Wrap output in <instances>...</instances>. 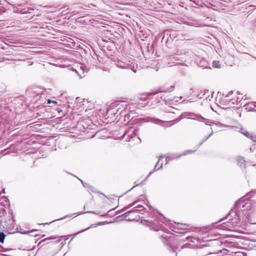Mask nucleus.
Here are the masks:
<instances>
[{
    "mask_svg": "<svg viewBox=\"0 0 256 256\" xmlns=\"http://www.w3.org/2000/svg\"><path fill=\"white\" fill-rule=\"evenodd\" d=\"M118 67L121 68H126L127 66L124 64H122L121 62H120L118 64Z\"/></svg>",
    "mask_w": 256,
    "mask_h": 256,
    "instance_id": "nucleus-22",
    "label": "nucleus"
},
{
    "mask_svg": "<svg viewBox=\"0 0 256 256\" xmlns=\"http://www.w3.org/2000/svg\"><path fill=\"white\" fill-rule=\"evenodd\" d=\"M120 218H116V220H119V219H120Z\"/></svg>",
    "mask_w": 256,
    "mask_h": 256,
    "instance_id": "nucleus-44",
    "label": "nucleus"
},
{
    "mask_svg": "<svg viewBox=\"0 0 256 256\" xmlns=\"http://www.w3.org/2000/svg\"><path fill=\"white\" fill-rule=\"evenodd\" d=\"M102 224V222H100V224H98V225L101 224Z\"/></svg>",
    "mask_w": 256,
    "mask_h": 256,
    "instance_id": "nucleus-48",
    "label": "nucleus"
},
{
    "mask_svg": "<svg viewBox=\"0 0 256 256\" xmlns=\"http://www.w3.org/2000/svg\"><path fill=\"white\" fill-rule=\"evenodd\" d=\"M194 119L200 122H202V120H205V118L202 116H197L196 118H194Z\"/></svg>",
    "mask_w": 256,
    "mask_h": 256,
    "instance_id": "nucleus-19",
    "label": "nucleus"
},
{
    "mask_svg": "<svg viewBox=\"0 0 256 256\" xmlns=\"http://www.w3.org/2000/svg\"><path fill=\"white\" fill-rule=\"evenodd\" d=\"M129 212H130V213H132V212H136V208H132V210H130Z\"/></svg>",
    "mask_w": 256,
    "mask_h": 256,
    "instance_id": "nucleus-25",
    "label": "nucleus"
},
{
    "mask_svg": "<svg viewBox=\"0 0 256 256\" xmlns=\"http://www.w3.org/2000/svg\"><path fill=\"white\" fill-rule=\"evenodd\" d=\"M126 208L125 207H124V208H122V210H118L116 212L117 214H119V213H121V212H122L124 211H126Z\"/></svg>",
    "mask_w": 256,
    "mask_h": 256,
    "instance_id": "nucleus-23",
    "label": "nucleus"
},
{
    "mask_svg": "<svg viewBox=\"0 0 256 256\" xmlns=\"http://www.w3.org/2000/svg\"><path fill=\"white\" fill-rule=\"evenodd\" d=\"M251 207L252 204L250 201L240 198L236 202L233 210L240 214H244L245 211H248Z\"/></svg>",
    "mask_w": 256,
    "mask_h": 256,
    "instance_id": "nucleus-1",
    "label": "nucleus"
},
{
    "mask_svg": "<svg viewBox=\"0 0 256 256\" xmlns=\"http://www.w3.org/2000/svg\"><path fill=\"white\" fill-rule=\"evenodd\" d=\"M130 214V212L129 211H128V212H126V213H124V214L117 216L116 218H126V217L128 216Z\"/></svg>",
    "mask_w": 256,
    "mask_h": 256,
    "instance_id": "nucleus-16",
    "label": "nucleus"
},
{
    "mask_svg": "<svg viewBox=\"0 0 256 256\" xmlns=\"http://www.w3.org/2000/svg\"><path fill=\"white\" fill-rule=\"evenodd\" d=\"M168 90H162L161 89H159L157 90H156L155 92H153V93H152V94H156L158 93H159V92H168Z\"/></svg>",
    "mask_w": 256,
    "mask_h": 256,
    "instance_id": "nucleus-17",
    "label": "nucleus"
},
{
    "mask_svg": "<svg viewBox=\"0 0 256 256\" xmlns=\"http://www.w3.org/2000/svg\"><path fill=\"white\" fill-rule=\"evenodd\" d=\"M124 110V108L121 109V108L120 107L116 110V112H115V110H114L113 114L115 116L116 114H117L118 112L119 114H120L122 116H123V110Z\"/></svg>",
    "mask_w": 256,
    "mask_h": 256,
    "instance_id": "nucleus-7",
    "label": "nucleus"
},
{
    "mask_svg": "<svg viewBox=\"0 0 256 256\" xmlns=\"http://www.w3.org/2000/svg\"><path fill=\"white\" fill-rule=\"evenodd\" d=\"M29 10L28 8V10H26V8L22 12V14H26L28 12V10Z\"/></svg>",
    "mask_w": 256,
    "mask_h": 256,
    "instance_id": "nucleus-28",
    "label": "nucleus"
},
{
    "mask_svg": "<svg viewBox=\"0 0 256 256\" xmlns=\"http://www.w3.org/2000/svg\"><path fill=\"white\" fill-rule=\"evenodd\" d=\"M164 158V156H160V158H159V160H158V162L156 164V166H155V167H154V170H158L160 169V168H162V164H160V166L158 168H156L157 166H158V162H160V161L162 158Z\"/></svg>",
    "mask_w": 256,
    "mask_h": 256,
    "instance_id": "nucleus-9",
    "label": "nucleus"
},
{
    "mask_svg": "<svg viewBox=\"0 0 256 256\" xmlns=\"http://www.w3.org/2000/svg\"><path fill=\"white\" fill-rule=\"evenodd\" d=\"M244 134L248 138H250V136H252L251 134L248 133V132H246L244 133Z\"/></svg>",
    "mask_w": 256,
    "mask_h": 256,
    "instance_id": "nucleus-24",
    "label": "nucleus"
},
{
    "mask_svg": "<svg viewBox=\"0 0 256 256\" xmlns=\"http://www.w3.org/2000/svg\"><path fill=\"white\" fill-rule=\"evenodd\" d=\"M106 31L107 32H110V31L109 30H104V32Z\"/></svg>",
    "mask_w": 256,
    "mask_h": 256,
    "instance_id": "nucleus-41",
    "label": "nucleus"
},
{
    "mask_svg": "<svg viewBox=\"0 0 256 256\" xmlns=\"http://www.w3.org/2000/svg\"><path fill=\"white\" fill-rule=\"evenodd\" d=\"M195 114L193 112H185L182 114V117H184V118H185L188 116H193Z\"/></svg>",
    "mask_w": 256,
    "mask_h": 256,
    "instance_id": "nucleus-8",
    "label": "nucleus"
},
{
    "mask_svg": "<svg viewBox=\"0 0 256 256\" xmlns=\"http://www.w3.org/2000/svg\"><path fill=\"white\" fill-rule=\"evenodd\" d=\"M52 102V100H47V104H50Z\"/></svg>",
    "mask_w": 256,
    "mask_h": 256,
    "instance_id": "nucleus-34",
    "label": "nucleus"
},
{
    "mask_svg": "<svg viewBox=\"0 0 256 256\" xmlns=\"http://www.w3.org/2000/svg\"><path fill=\"white\" fill-rule=\"evenodd\" d=\"M140 100H143V101H146L147 100L148 98L146 97H144V98H140Z\"/></svg>",
    "mask_w": 256,
    "mask_h": 256,
    "instance_id": "nucleus-29",
    "label": "nucleus"
},
{
    "mask_svg": "<svg viewBox=\"0 0 256 256\" xmlns=\"http://www.w3.org/2000/svg\"><path fill=\"white\" fill-rule=\"evenodd\" d=\"M244 107L247 111H254V108H256V102H250L246 104Z\"/></svg>",
    "mask_w": 256,
    "mask_h": 256,
    "instance_id": "nucleus-3",
    "label": "nucleus"
},
{
    "mask_svg": "<svg viewBox=\"0 0 256 256\" xmlns=\"http://www.w3.org/2000/svg\"><path fill=\"white\" fill-rule=\"evenodd\" d=\"M56 238H57L56 236H50V237L47 238V239H48V240H52V239Z\"/></svg>",
    "mask_w": 256,
    "mask_h": 256,
    "instance_id": "nucleus-30",
    "label": "nucleus"
},
{
    "mask_svg": "<svg viewBox=\"0 0 256 256\" xmlns=\"http://www.w3.org/2000/svg\"><path fill=\"white\" fill-rule=\"evenodd\" d=\"M213 134V132L212 131V132L208 136H207L206 138H204L202 142L200 144V146L204 142H206L210 136H212V134Z\"/></svg>",
    "mask_w": 256,
    "mask_h": 256,
    "instance_id": "nucleus-18",
    "label": "nucleus"
},
{
    "mask_svg": "<svg viewBox=\"0 0 256 256\" xmlns=\"http://www.w3.org/2000/svg\"><path fill=\"white\" fill-rule=\"evenodd\" d=\"M6 238V235L3 232H0V242L3 243Z\"/></svg>",
    "mask_w": 256,
    "mask_h": 256,
    "instance_id": "nucleus-11",
    "label": "nucleus"
},
{
    "mask_svg": "<svg viewBox=\"0 0 256 256\" xmlns=\"http://www.w3.org/2000/svg\"><path fill=\"white\" fill-rule=\"evenodd\" d=\"M52 103L57 104V102L56 101H54V100H52Z\"/></svg>",
    "mask_w": 256,
    "mask_h": 256,
    "instance_id": "nucleus-37",
    "label": "nucleus"
},
{
    "mask_svg": "<svg viewBox=\"0 0 256 256\" xmlns=\"http://www.w3.org/2000/svg\"><path fill=\"white\" fill-rule=\"evenodd\" d=\"M128 220V221H132V220H130V219H128V220Z\"/></svg>",
    "mask_w": 256,
    "mask_h": 256,
    "instance_id": "nucleus-46",
    "label": "nucleus"
},
{
    "mask_svg": "<svg viewBox=\"0 0 256 256\" xmlns=\"http://www.w3.org/2000/svg\"><path fill=\"white\" fill-rule=\"evenodd\" d=\"M232 94V91L230 92L226 96H228L230 95H231Z\"/></svg>",
    "mask_w": 256,
    "mask_h": 256,
    "instance_id": "nucleus-33",
    "label": "nucleus"
},
{
    "mask_svg": "<svg viewBox=\"0 0 256 256\" xmlns=\"http://www.w3.org/2000/svg\"><path fill=\"white\" fill-rule=\"evenodd\" d=\"M135 208H136L137 212H142L145 210V208L142 205H138L135 206Z\"/></svg>",
    "mask_w": 256,
    "mask_h": 256,
    "instance_id": "nucleus-12",
    "label": "nucleus"
},
{
    "mask_svg": "<svg viewBox=\"0 0 256 256\" xmlns=\"http://www.w3.org/2000/svg\"><path fill=\"white\" fill-rule=\"evenodd\" d=\"M250 139H252L254 142H256V136H250Z\"/></svg>",
    "mask_w": 256,
    "mask_h": 256,
    "instance_id": "nucleus-27",
    "label": "nucleus"
},
{
    "mask_svg": "<svg viewBox=\"0 0 256 256\" xmlns=\"http://www.w3.org/2000/svg\"><path fill=\"white\" fill-rule=\"evenodd\" d=\"M93 227H96V226H95V225H94V224H92V225L91 226H90V227H88V228H86V229H84V230H80V232H76V233L74 234H73V236H76V235H78V234H80V233H82V232H84V231H86V230H88V229H89V228H93Z\"/></svg>",
    "mask_w": 256,
    "mask_h": 256,
    "instance_id": "nucleus-10",
    "label": "nucleus"
},
{
    "mask_svg": "<svg viewBox=\"0 0 256 256\" xmlns=\"http://www.w3.org/2000/svg\"><path fill=\"white\" fill-rule=\"evenodd\" d=\"M136 202L135 201V202H134L132 203L128 204L127 206H126V210H128V208H132V206H134L136 204Z\"/></svg>",
    "mask_w": 256,
    "mask_h": 256,
    "instance_id": "nucleus-20",
    "label": "nucleus"
},
{
    "mask_svg": "<svg viewBox=\"0 0 256 256\" xmlns=\"http://www.w3.org/2000/svg\"><path fill=\"white\" fill-rule=\"evenodd\" d=\"M90 212L93 213V214H98V213L96 212H94V211H92V212Z\"/></svg>",
    "mask_w": 256,
    "mask_h": 256,
    "instance_id": "nucleus-36",
    "label": "nucleus"
},
{
    "mask_svg": "<svg viewBox=\"0 0 256 256\" xmlns=\"http://www.w3.org/2000/svg\"><path fill=\"white\" fill-rule=\"evenodd\" d=\"M183 118H184V117H182V114L176 120V121L178 122L179 120H181Z\"/></svg>",
    "mask_w": 256,
    "mask_h": 256,
    "instance_id": "nucleus-26",
    "label": "nucleus"
},
{
    "mask_svg": "<svg viewBox=\"0 0 256 256\" xmlns=\"http://www.w3.org/2000/svg\"><path fill=\"white\" fill-rule=\"evenodd\" d=\"M135 132H136V130H134L132 132V133H133L134 134Z\"/></svg>",
    "mask_w": 256,
    "mask_h": 256,
    "instance_id": "nucleus-42",
    "label": "nucleus"
},
{
    "mask_svg": "<svg viewBox=\"0 0 256 256\" xmlns=\"http://www.w3.org/2000/svg\"><path fill=\"white\" fill-rule=\"evenodd\" d=\"M148 122H151L155 124L162 126V123H163L164 122L162 120L158 119V118H156L152 117H148L146 118Z\"/></svg>",
    "mask_w": 256,
    "mask_h": 256,
    "instance_id": "nucleus-4",
    "label": "nucleus"
},
{
    "mask_svg": "<svg viewBox=\"0 0 256 256\" xmlns=\"http://www.w3.org/2000/svg\"><path fill=\"white\" fill-rule=\"evenodd\" d=\"M208 122H204L206 123V125H210V124H208Z\"/></svg>",
    "mask_w": 256,
    "mask_h": 256,
    "instance_id": "nucleus-38",
    "label": "nucleus"
},
{
    "mask_svg": "<svg viewBox=\"0 0 256 256\" xmlns=\"http://www.w3.org/2000/svg\"><path fill=\"white\" fill-rule=\"evenodd\" d=\"M152 172H150L148 176L146 178V179H147L151 174H152Z\"/></svg>",
    "mask_w": 256,
    "mask_h": 256,
    "instance_id": "nucleus-35",
    "label": "nucleus"
},
{
    "mask_svg": "<svg viewBox=\"0 0 256 256\" xmlns=\"http://www.w3.org/2000/svg\"><path fill=\"white\" fill-rule=\"evenodd\" d=\"M178 228L182 230H186L188 228V226L186 224H178Z\"/></svg>",
    "mask_w": 256,
    "mask_h": 256,
    "instance_id": "nucleus-13",
    "label": "nucleus"
},
{
    "mask_svg": "<svg viewBox=\"0 0 256 256\" xmlns=\"http://www.w3.org/2000/svg\"><path fill=\"white\" fill-rule=\"evenodd\" d=\"M80 180V182H82V184H83V186H84V187H85V188H91V187H92V186H90L88 184H86V183H84L82 180Z\"/></svg>",
    "mask_w": 256,
    "mask_h": 256,
    "instance_id": "nucleus-21",
    "label": "nucleus"
},
{
    "mask_svg": "<svg viewBox=\"0 0 256 256\" xmlns=\"http://www.w3.org/2000/svg\"><path fill=\"white\" fill-rule=\"evenodd\" d=\"M168 32V30H166L163 31V32Z\"/></svg>",
    "mask_w": 256,
    "mask_h": 256,
    "instance_id": "nucleus-39",
    "label": "nucleus"
},
{
    "mask_svg": "<svg viewBox=\"0 0 256 256\" xmlns=\"http://www.w3.org/2000/svg\"><path fill=\"white\" fill-rule=\"evenodd\" d=\"M175 34L176 33H170V37L173 36L174 38H175Z\"/></svg>",
    "mask_w": 256,
    "mask_h": 256,
    "instance_id": "nucleus-31",
    "label": "nucleus"
},
{
    "mask_svg": "<svg viewBox=\"0 0 256 256\" xmlns=\"http://www.w3.org/2000/svg\"><path fill=\"white\" fill-rule=\"evenodd\" d=\"M222 220H223L222 219H221V220H220L218 221V222H220L222 221Z\"/></svg>",
    "mask_w": 256,
    "mask_h": 256,
    "instance_id": "nucleus-45",
    "label": "nucleus"
},
{
    "mask_svg": "<svg viewBox=\"0 0 256 256\" xmlns=\"http://www.w3.org/2000/svg\"><path fill=\"white\" fill-rule=\"evenodd\" d=\"M212 66L216 68H220V62L218 61H214Z\"/></svg>",
    "mask_w": 256,
    "mask_h": 256,
    "instance_id": "nucleus-14",
    "label": "nucleus"
},
{
    "mask_svg": "<svg viewBox=\"0 0 256 256\" xmlns=\"http://www.w3.org/2000/svg\"><path fill=\"white\" fill-rule=\"evenodd\" d=\"M196 152V150H186L182 154H179L176 158H180L182 156H186L188 154H191Z\"/></svg>",
    "mask_w": 256,
    "mask_h": 256,
    "instance_id": "nucleus-5",
    "label": "nucleus"
},
{
    "mask_svg": "<svg viewBox=\"0 0 256 256\" xmlns=\"http://www.w3.org/2000/svg\"><path fill=\"white\" fill-rule=\"evenodd\" d=\"M250 223L251 224H256V222H250Z\"/></svg>",
    "mask_w": 256,
    "mask_h": 256,
    "instance_id": "nucleus-40",
    "label": "nucleus"
},
{
    "mask_svg": "<svg viewBox=\"0 0 256 256\" xmlns=\"http://www.w3.org/2000/svg\"><path fill=\"white\" fill-rule=\"evenodd\" d=\"M144 35H145V34H143L144 37L146 38V36H144Z\"/></svg>",
    "mask_w": 256,
    "mask_h": 256,
    "instance_id": "nucleus-43",
    "label": "nucleus"
},
{
    "mask_svg": "<svg viewBox=\"0 0 256 256\" xmlns=\"http://www.w3.org/2000/svg\"><path fill=\"white\" fill-rule=\"evenodd\" d=\"M70 216H71V215H68V216H64V218H58V220H53L52 222H46V224H50V223H52V222H55V221H56V220H62L64 219V218H70Z\"/></svg>",
    "mask_w": 256,
    "mask_h": 256,
    "instance_id": "nucleus-15",
    "label": "nucleus"
},
{
    "mask_svg": "<svg viewBox=\"0 0 256 256\" xmlns=\"http://www.w3.org/2000/svg\"><path fill=\"white\" fill-rule=\"evenodd\" d=\"M74 12V14H76V12H74V11H73V12Z\"/></svg>",
    "mask_w": 256,
    "mask_h": 256,
    "instance_id": "nucleus-47",
    "label": "nucleus"
},
{
    "mask_svg": "<svg viewBox=\"0 0 256 256\" xmlns=\"http://www.w3.org/2000/svg\"><path fill=\"white\" fill-rule=\"evenodd\" d=\"M124 116H125V118H127L128 119H129L130 118V114H127L126 116L125 114L124 115Z\"/></svg>",
    "mask_w": 256,
    "mask_h": 256,
    "instance_id": "nucleus-32",
    "label": "nucleus"
},
{
    "mask_svg": "<svg viewBox=\"0 0 256 256\" xmlns=\"http://www.w3.org/2000/svg\"><path fill=\"white\" fill-rule=\"evenodd\" d=\"M178 156H176V154H168L166 155L165 156V158L167 159H169L170 160H174V159H175V158H177L176 157L178 156Z\"/></svg>",
    "mask_w": 256,
    "mask_h": 256,
    "instance_id": "nucleus-6",
    "label": "nucleus"
},
{
    "mask_svg": "<svg viewBox=\"0 0 256 256\" xmlns=\"http://www.w3.org/2000/svg\"><path fill=\"white\" fill-rule=\"evenodd\" d=\"M226 218L228 219L230 222L228 223H232L233 226H236L240 222V214L234 210L233 209L228 213V215L226 216Z\"/></svg>",
    "mask_w": 256,
    "mask_h": 256,
    "instance_id": "nucleus-2",
    "label": "nucleus"
}]
</instances>
